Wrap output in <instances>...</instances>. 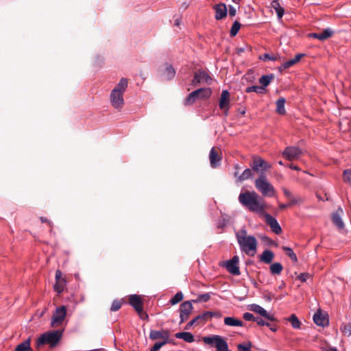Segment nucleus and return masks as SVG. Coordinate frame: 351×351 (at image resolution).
Instances as JSON below:
<instances>
[{"label": "nucleus", "mask_w": 351, "mask_h": 351, "mask_svg": "<svg viewBox=\"0 0 351 351\" xmlns=\"http://www.w3.org/2000/svg\"><path fill=\"white\" fill-rule=\"evenodd\" d=\"M239 202L249 210L263 215L271 230L278 234L282 232V228L278 221L265 212V204L263 199L255 191L241 193L239 195Z\"/></svg>", "instance_id": "f257e3e1"}, {"label": "nucleus", "mask_w": 351, "mask_h": 351, "mask_svg": "<svg viewBox=\"0 0 351 351\" xmlns=\"http://www.w3.org/2000/svg\"><path fill=\"white\" fill-rule=\"evenodd\" d=\"M236 238L242 252L250 256H254L256 254L257 239L252 235H248L245 228L236 232Z\"/></svg>", "instance_id": "f03ea898"}, {"label": "nucleus", "mask_w": 351, "mask_h": 351, "mask_svg": "<svg viewBox=\"0 0 351 351\" xmlns=\"http://www.w3.org/2000/svg\"><path fill=\"white\" fill-rule=\"evenodd\" d=\"M128 87L126 78H121L110 93V101L116 109H121L124 104L123 93Z\"/></svg>", "instance_id": "7ed1b4c3"}, {"label": "nucleus", "mask_w": 351, "mask_h": 351, "mask_svg": "<svg viewBox=\"0 0 351 351\" xmlns=\"http://www.w3.org/2000/svg\"><path fill=\"white\" fill-rule=\"evenodd\" d=\"M62 336V332L58 330L47 331L42 334L37 339L36 347L48 344L50 347L56 346Z\"/></svg>", "instance_id": "20e7f679"}, {"label": "nucleus", "mask_w": 351, "mask_h": 351, "mask_svg": "<svg viewBox=\"0 0 351 351\" xmlns=\"http://www.w3.org/2000/svg\"><path fill=\"white\" fill-rule=\"evenodd\" d=\"M254 184L256 188L263 196L273 197L275 195L276 190L273 185L267 180L264 173H261L259 177L256 179Z\"/></svg>", "instance_id": "39448f33"}, {"label": "nucleus", "mask_w": 351, "mask_h": 351, "mask_svg": "<svg viewBox=\"0 0 351 351\" xmlns=\"http://www.w3.org/2000/svg\"><path fill=\"white\" fill-rule=\"evenodd\" d=\"M202 340L206 344L214 345L217 351H230L226 340L219 335L204 337Z\"/></svg>", "instance_id": "423d86ee"}, {"label": "nucleus", "mask_w": 351, "mask_h": 351, "mask_svg": "<svg viewBox=\"0 0 351 351\" xmlns=\"http://www.w3.org/2000/svg\"><path fill=\"white\" fill-rule=\"evenodd\" d=\"M66 315V308L65 306L57 307L53 314L51 325L53 327H58L62 324Z\"/></svg>", "instance_id": "0eeeda50"}, {"label": "nucleus", "mask_w": 351, "mask_h": 351, "mask_svg": "<svg viewBox=\"0 0 351 351\" xmlns=\"http://www.w3.org/2000/svg\"><path fill=\"white\" fill-rule=\"evenodd\" d=\"M193 309V306L191 301H185L180 304L179 308L180 324H182L189 319Z\"/></svg>", "instance_id": "6e6552de"}, {"label": "nucleus", "mask_w": 351, "mask_h": 351, "mask_svg": "<svg viewBox=\"0 0 351 351\" xmlns=\"http://www.w3.org/2000/svg\"><path fill=\"white\" fill-rule=\"evenodd\" d=\"M213 81L212 77L204 70H198L195 73L194 78L192 80V84L197 86L199 84H210Z\"/></svg>", "instance_id": "1a4fd4ad"}, {"label": "nucleus", "mask_w": 351, "mask_h": 351, "mask_svg": "<svg viewBox=\"0 0 351 351\" xmlns=\"http://www.w3.org/2000/svg\"><path fill=\"white\" fill-rule=\"evenodd\" d=\"M302 151L298 147H287L282 152L283 157L289 160L292 161L297 160L302 155Z\"/></svg>", "instance_id": "9d476101"}, {"label": "nucleus", "mask_w": 351, "mask_h": 351, "mask_svg": "<svg viewBox=\"0 0 351 351\" xmlns=\"http://www.w3.org/2000/svg\"><path fill=\"white\" fill-rule=\"evenodd\" d=\"M249 309L269 321H275L276 319L271 314L269 313L264 308L256 304L249 306Z\"/></svg>", "instance_id": "9b49d317"}, {"label": "nucleus", "mask_w": 351, "mask_h": 351, "mask_svg": "<svg viewBox=\"0 0 351 351\" xmlns=\"http://www.w3.org/2000/svg\"><path fill=\"white\" fill-rule=\"evenodd\" d=\"M239 258L237 256H234L232 259L228 261L225 267L227 270L233 275H239L240 271L238 266Z\"/></svg>", "instance_id": "f8f14e48"}, {"label": "nucleus", "mask_w": 351, "mask_h": 351, "mask_svg": "<svg viewBox=\"0 0 351 351\" xmlns=\"http://www.w3.org/2000/svg\"><path fill=\"white\" fill-rule=\"evenodd\" d=\"M149 339L152 340L161 339V341L169 342V332L167 330H152L149 333Z\"/></svg>", "instance_id": "ddd939ff"}, {"label": "nucleus", "mask_w": 351, "mask_h": 351, "mask_svg": "<svg viewBox=\"0 0 351 351\" xmlns=\"http://www.w3.org/2000/svg\"><path fill=\"white\" fill-rule=\"evenodd\" d=\"M209 160L210 166L213 168H216L219 167L221 164V154L216 150L215 147H213L209 153Z\"/></svg>", "instance_id": "4468645a"}, {"label": "nucleus", "mask_w": 351, "mask_h": 351, "mask_svg": "<svg viewBox=\"0 0 351 351\" xmlns=\"http://www.w3.org/2000/svg\"><path fill=\"white\" fill-rule=\"evenodd\" d=\"M213 9L215 12V19L221 20L227 15L228 10L225 3H219L214 5Z\"/></svg>", "instance_id": "2eb2a0df"}, {"label": "nucleus", "mask_w": 351, "mask_h": 351, "mask_svg": "<svg viewBox=\"0 0 351 351\" xmlns=\"http://www.w3.org/2000/svg\"><path fill=\"white\" fill-rule=\"evenodd\" d=\"M129 303L138 313L143 311V302L140 296L135 294L130 295Z\"/></svg>", "instance_id": "dca6fc26"}, {"label": "nucleus", "mask_w": 351, "mask_h": 351, "mask_svg": "<svg viewBox=\"0 0 351 351\" xmlns=\"http://www.w3.org/2000/svg\"><path fill=\"white\" fill-rule=\"evenodd\" d=\"M206 314H199L193 319H191L184 327L185 330H190L194 325L204 324L206 322Z\"/></svg>", "instance_id": "f3484780"}, {"label": "nucleus", "mask_w": 351, "mask_h": 351, "mask_svg": "<svg viewBox=\"0 0 351 351\" xmlns=\"http://www.w3.org/2000/svg\"><path fill=\"white\" fill-rule=\"evenodd\" d=\"M332 34L333 32L330 28H326L320 33H311L308 34V36L310 38H317L320 40H324L330 37Z\"/></svg>", "instance_id": "a211bd4d"}, {"label": "nucleus", "mask_w": 351, "mask_h": 351, "mask_svg": "<svg viewBox=\"0 0 351 351\" xmlns=\"http://www.w3.org/2000/svg\"><path fill=\"white\" fill-rule=\"evenodd\" d=\"M219 108H226L230 105V93L228 90H222L221 93V97L219 101Z\"/></svg>", "instance_id": "6ab92c4d"}, {"label": "nucleus", "mask_w": 351, "mask_h": 351, "mask_svg": "<svg viewBox=\"0 0 351 351\" xmlns=\"http://www.w3.org/2000/svg\"><path fill=\"white\" fill-rule=\"evenodd\" d=\"M314 322L320 326H325L328 324V319L327 317L321 313V312L318 311L315 313L313 315Z\"/></svg>", "instance_id": "aec40b11"}, {"label": "nucleus", "mask_w": 351, "mask_h": 351, "mask_svg": "<svg viewBox=\"0 0 351 351\" xmlns=\"http://www.w3.org/2000/svg\"><path fill=\"white\" fill-rule=\"evenodd\" d=\"M343 213V210L339 208L337 211L332 214V222L337 226L338 228L342 229L344 228V223L341 219V214Z\"/></svg>", "instance_id": "412c9836"}, {"label": "nucleus", "mask_w": 351, "mask_h": 351, "mask_svg": "<svg viewBox=\"0 0 351 351\" xmlns=\"http://www.w3.org/2000/svg\"><path fill=\"white\" fill-rule=\"evenodd\" d=\"M304 56V53H298L297 54L295 58L284 62L280 67V69H286L289 68L290 66L294 65L297 62H298L300 59Z\"/></svg>", "instance_id": "4be33fe9"}, {"label": "nucleus", "mask_w": 351, "mask_h": 351, "mask_svg": "<svg viewBox=\"0 0 351 351\" xmlns=\"http://www.w3.org/2000/svg\"><path fill=\"white\" fill-rule=\"evenodd\" d=\"M224 324L229 326H243V322L234 317H226L224 318Z\"/></svg>", "instance_id": "5701e85b"}, {"label": "nucleus", "mask_w": 351, "mask_h": 351, "mask_svg": "<svg viewBox=\"0 0 351 351\" xmlns=\"http://www.w3.org/2000/svg\"><path fill=\"white\" fill-rule=\"evenodd\" d=\"M271 8L275 10L278 19H281L285 13L284 8L280 5L278 0H274L271 3Z\"/></svg>", "instance_id": "b1692460"}, {"label": "nucleus", "mask_w": 351, "mask_h": 351, "mask_svg": "<svg viewBox=\"0 0 351 351\" xmlns=\"http://www.w3.org/2000/svg\"><path fill=\"white\" fill-rule=\"evenodd\" d=\"M175 337L177 339H183L184 341L187 343H192L195 341L194 336L193 335L192 333L189 332H178L175 335Z\"/></svg>", "instance_id": "393cba45"}, {"label": "nucleus", "mask_w": 351, "mask_h": 351, "mask_svg": "<svg viewBox=\"0 0 351 351\" xmlns=\"http://www.w3.org/2000/svg\"><path fill=\"white\" fill-rule=\"evenodd\" d=\"M274 257V254L271 250H265L263 252L262 254L261 255L260 260L261 261H263L265 263L269 264L271 263Z\"/></svg>", "instance_id": "a878e982"}, {"label": "nucleus", "mask_w": 351, "mask_h": 351, "mask_svg": "<svg viewBox=\"0 0 351 351\" xmlns=\"http://www.w3.org/2000/svg\"><path fill=\"white\" fill-rule=\"evenodd\" d=\"M199 91L200 90L197 89L191 92L186 98L184 104L191 105L193 104L195 100L199 98Z\"/></svg>", "instance_id": "bb28decb"}, {"label": "nucleus", "mask_w": 351, "mask_h": 351, "mask_svg": "<svg viewBox=\"0 0 351 351\" xmlns=\"http://www.w3.org/2000/svg\"><path fill=\"white\" fill-rule=\"evenodd\" d=\"M286 100L284 97L279 98L276 102V112L279 114H285L286 113L285 104Z\"/></svg>", "instance_id": "cd10ccee"}, {"label": "nucleus", "mask_w": 351, "mask_h": 351, "mask_svg": "<svg viewBox=\"0 0 351 351\" xmlns=\"http://www.w3.org/2000/svg\"><path fill=\"white\" fill-rule=\"evenodd\" d=\"M176 71L171 65L167 64L163 73V76L166 80H170L175 77Z\"/></svg>", "instance_id": "c85d7f7f"}, {"label": "nucleus", "mask_w": 351, "mask_h": 351, "mask_svg": "<svg viewBox=\"0 0 351 351\" xmlns=\"http://www.w3.org/2000/svg\"><path fill=\"white\" fill-rule=\"evenodd\" d=\"M263 164V158L258 156H254L251 167L254 171H258L260 168L262 169Z\"/></svg>", "instance_id": "c756f323"}, {"label": "nucleus", "mask_w": 351, "mask_h": 351, "mask_svg": "<svg viewBox=\"0 0 351 351\" xmlns=\"http://www.w3.org/2000/svg\"><path fill=\"white\" fill-rule=\"evenodd\" d=\"M15 351H32L30 348V338H28L21 343L19 344L16 346Z\"/></svg>", "instance_id": "7c9ffc66"}, {"label": "nucleus", "mask_w": 351, "mask_h": 351, "mask_svg": "<svg viewBox=\"0 0 351 351\" xmlns=\"http://www.w3.org/2000/svg\"><path fill=\"white\" fill-rule=\"evenodd\" d=\"M274 79V75L272 74L271 75H263L259 79V83L261 84V87H263L264 89H265V87H267L271 80Z\"/></svg>", "instance_id": "2f4dec72"}, {"label": "nucleus", "mask_w": 351, "mask_h": 351, "mask_svg": "<svg viewBox=\"0 0 351 351\" xmlns=\"http://www.w3.org/2000/svg\"><path fill=\"white\" fill-rule=\"evenodd\" d=\"M287 320L291 323L293 328L299 329L300 328L301 322L295 314L291 315Z\"/></svg>", "instance_id": "473e14b6"}, {"label": "nucleus", "mask_w": 351, "mask_h": 351, "mask_svg": "<svg viewBox=\"0 0 351 351\" xmlns=\"http://www.w3.org/2000/svg\"><path fill=\"white\" fill-rule=\"evenodd\" d=\"M252 176V172L250 169H245L243 172L237 177V182H243Z\"/></svg>", "instance_id": "72a5a7b5"}, {"label": "nucleus", "mask_w": 351, "mask_h": 351, "mask_svg": "<svg viewBox=\"0 0 351 351\" xmlns=\"http://www.w3.org/2000/svg\"><path fill=\"white\" fill-rule=\"evenodd\" d=\"M282 265L280 263H274L270 265V271L271 274H280L282 271Z\"/></svg>", "instance_id": "f704fd0d"}, {"label": "nucleus", "mask_w": 351, "mask_h": 351, "mask_svg": "<svg viewBox=\"0 0 351 351\" xmlns=\"http://www.w3.org/2000/svg\"><path fill=\"white\" fill-rule=\"evenodd\" d=\"M200 90L199 98L202 99H208L210 97L212 94V90L210 88H199Z\"/></svg>", "instance_id": "c9c22d12"}, {"label": "nucleus", "mask_w": 351, "mask_h": 351, "mask_svg": "<svg viewBox=\"0 0 351 351\" xmlns=\"http://www.w3.org/2000/svg\"><path fill=\"white\" fill-rule=\"evenodd\" d=\"M246 93H252L255 92L258 94H264L265 93V89L263 88V87H261L259 86H252L246 88L245 89Z\"/></svg>", "instance_id": "e433bc0d"}, {"label": "nucleus", "mask_w": 351, "mask_h": 351, "mask_svg": "<svg viewBox=\"0 0 351 351\" xmlns=\"http://www.w3.org/2000/svg\"><path fill=\"white\" fill-rule=\"evenodd\" d=\"M340 330L344 336H351V324H343L340 327Z\"/></svg>", "instance_id": "4c0bfd02"}, {"label": "nucleus", "mask_w": 351, "mask_h": 351, "mask_svg": "<svg viewBox=\"0 0 351 351\" xmlns=\"http://www.w3.org/2000/svg\"><path fill=\"white\" fill-rule=\"evenodd\" d=\"M240 27H241L240 23L238 22L237 21H235L233 23L232 27L230 29V36H235L238 34Z\"/></svg>", "instance_id": "58836bf2"}, {"label": "nucleus", "mask_w": 351, "mask_h": 351, "mask_svg": "<svg viewBox=\"0 0 351 351\" xmlns=\"http://www.w3.org/2000/svg\"><path fill=\"white\" fill-rule=\"evenodd\" d=\"M65 285V280H61L56 282V284L54 285V290L58 292V293H60L63 291L64 289Z\"/></svg>", "instance_id": "ea45409f"}, {"label": "nucleus", "mask_w": 351, "mask_h": 351, "mask_svg": "<svg viewBox=\"0 0 351 351\" xmlns=\"http://www.w3.org/2000/svg\"><path fill=\"white\" fill-rule=\"evenodd\" d=\"M283 250L286 252V254L291 258V259L296 263L298 261L297 256L293 252L291 248L289 247H283Z\"/></svg>", "instance_id": "a19ab883"}, {"label": "nucleus", "mask_w": 351, "mask_h": 351, "mask_svg": "<svg viewBox=\"0 0 351 351\" xmlns=\"http://www.w3.org/2000/svg\"><path fill=\"white\" fill-rule=\"evenodd\" d=\"M183 299V294L182 292H178L170 300L172 305H175L182 301Z\"/></svg>", "instance_id": "79ce46f5"}, {"label": "nucleus", "mask_w": 351, "mask_h": 351, "mask_svg": "<svg viewBox=\"0 0 351 351\" xmlns=\"http://www.w3.org/2000/svg\"><path fill=\"white\" fill-rule=\"evenodd\" d=\"M204 314H206V322L208 319H211L213 317H221V316H222L221 313L219 312L206 311L204 313Z\"/></svg>", "instance_id": "37998d69"}, {"label": "nucleus", "mask_w": 351, "mask_h": 351, "mask_svg": "<svg viewBox=\"0 0 351 351\" xmlns=\"http://www.w3.org/2000/svg\"><path fill=\"white\" fill-rule=\"evenodd\" d=\"M343 176L344 182L351 185V169L344 170Z\"/></svg>", "instance_id": "c03bdc74"}, {"label": "nucleus", "mask_w": 351, "mask_h": 351, "mask_svg": "<svg viewBox=\"0 0 351 351\" xmlns=\"http://www.w3.org/2000/svg\"><path fill=\"white\" fill-rule=\"evenodd\" d=\"M121 302L119 300H114L112 304V306H111V308H110V310L112 311H118L119 309L121 308Z\"/></svg>", "instance_id": "a18cd8bd"}, {"label": "nucleus", "mask_w": 351, "mask_h": 351, "mask_svg": "<svg viewBox=\"0 0 351 351\" xmlns=\"http://www.w3.org/2000/svg\"><path fill=\"white\" fill-rule=\"evenodd\" d=\"M251 343H249L247 345L239 344L237 346L238 351H252L251 350Z\"/></svg>", "instance_id": "49530a36"}, {"label": "nucleus", "mask_w": 351, "mask_h": 351, "mask_svg": "<svg viewBox=\"0 0 351 351\" xmlns=\"http://www.w3.org/2000/svg\"><path fill=\"white\" fill-rule=\"evenodd\" d=\"M165 344H167L165 341L156 342L151 348L150 351H158Z\"/></svg>", "instance_id": "de8ad7c7"}, {"label": "nucleus", "mask_w": 351, "mask_h": 351, "mask_svg": "<svg viewBox=\"0 0 351 351\" xmlns=\"http://www.w3.org/2000/svg\"><path fill=\"white\" fill-rule=\"evenodd\" d=\"M243 317L246 321H254V322H256V319L258 318V317H255L253 314H252L250 313H247V312L243 313Z\"/></svg>", "instance_id": "09e8293b"}, {"label": "nucleus", "mask_w": 351, "mask_h": 351, "mask_svg": "<svg viewBox=\"0 0 351 351\" xmlns=\"http://www.w3.org/2000/svg\"><path fill=\"white\" fill-rule=\"evenodd\" d=\"M289 200L290 202L289 204L290 206L294 204H300L302 202L300 197H295L293 195L291 196V197L289 198Z\"/></svg>", "instance_id": "8fccbe9b"}, {"label": "nucleus", "mask_w": 351, "mask_h": 351, "mask_svg": "<svg viewBox=\"0 0 351 351\" xmlns=\"http://www.w3.org/2000/svg\"><path fill=\"white\" fill-rule=\"evenodd\" d=\"M260 58L263 60H271V61H276L277 60L276 56H271L269 53H264L262 56L260 57Z\"/></svg>", "instance_id": "3c124183"}, {"label": "nucleus", "mask_w": 351, "mask_h": 351, "mask_svg": "<svg viewBox=\"0 0 351 351\" xmlns=\"http://www.w3.org/2000/svg\"><path fill=\"white\" fill-rule=\"evenodd\" d=\"M210 298V293H204L198 297V300L201 302H207Z\"/></svg>", "instance_id": "603ef678"}, {"label": "nucleus", "mask_w": 351, "mask_h": 351, "mask_svg": "<svg viewBox=\"0 0 351 351\" xmlns=\"http://www.w3.org/2000/svg\"><path fill=\"white\" fill-rule=\"evenodd\" d=\"M309 277L310 275L308 274L302 273L299 275L298 278L302 282H306Z\"/></svg>", "instance_id": "864d4df0"}, {"label": "nucleus", "mask_w": 351, "mask_h": 351, "mask_svg": "<svg viewBox=\"0 0 351 351\" xmlns=\"http://www.w3.org/2000/svg\"><path fill=\"white\" fill-rule=\"evenodd\" d=\"M256 322L259 326H270V324L269 323H268V322H267L264 321L263 319H260L258 317L256 319Z\"/></svg>", "instance_id": "5fc2aeb1"}, {"label": "nucleus", "mask_w": 351, "mask_h": 351, "mask_svg": "<svg viewBox=\"0 0 351 351\" xmlns=\"http://www.w3.org/2000/svg\"><path fill=\"white\" fill-rule=\"evenodd\" d=\"M229 15L230 16H234L236 15V13H237V10L236 8L232 6V5H229Z\"/></svg>", "instance_id": "6e6d98bb"}, {"label": "nucleus", "mask_w": 351, "mask_h": 351, "mask_svg": "<svg viewBox=\"0 0 351 351\" xmlns=\"http://www.w3.org/2000/svg\"><path fill=\"white\" fill-rule=\"evenodd\" d=\"M263 166H262V169L263 171H266L269 169H270L271 167V165H269V163L266 162L263 159Z\"/></svg>", "instance_id": "4d7b16f0"}, {"label": "nucleus", "mask_w": 351, "mask_h": 351, "mask_svg": "<svg viewBox=\"0 0 351 351\" xmlns=\"http://www.w3.org/2000/svg\"><path fill=\"white\" fill-rule=\"evenodd\" d=\"M64 280L62 278V272L60 270H56V281Z\"/></svg>", "instance_id": "13d9d810"}, {"label": "nucleus", "mask_w": 351, "mask_h": 351, "mask_svg": "<svg viewBox=\"0 0 351 351\" xmlns=\"http://www.w3.org/2000/svg\"><path fill=\"white\" fill-rule=\"evenodd\" d=\"M283 191V193H284V195L287 197V198H290L292 196V194L291 193L290 191H289L287 189H282Z\"/></svg>", "instance_id": "bf43d9fd"}, {"label": "nucleus", "mask_w": 351, "mask_h": 351, "mask_svg": "<svg viewBox=\"0 0 351 351\" xmlns=\"http://www.w3.org/2000/svg\"><path fill=\"white\" fill-rule=\"evenodd\" d=\"M324 351H338L335 347H328L324 349Z\"/></svg>", "instance_id": "052dcab7"}, {"label": "nucleus", "mask_w": 351, "mask_h": 351, "mask_svg": "<svg viewBox=\"0 0 351 351\" xmlns=\"http://www.w3.org/2000/svg\"><path fill=\"white\" fill-rule=\"evenodd\" d=\"M289 168L291 169H293V170H296V171H300V169L298 166L294 165L293 164L289 165Z\"/></svg>", "instance_id": "680f3d73"}, {"label": "nucleus", "mask_w": 351, "mask_h": 351, "mask_svg": "<svg viewBox=\"0 0 351 351\" xmlns=\"http://www.w3.org/2000/svg\"><path fill=\"white\" fill-rule=\"evenodd\" d=\"M290 206L289 204H280L279 207L280 209H285L286 208Z\"/></svg>", "instance_id": "e2e57ef3"}, {"label": "nucleus", "mask_w": 351, "mask_h": 351, "mask_svg": "<svg viewBox=\"0 0 351 351\" xmlns=\"http://www.w3.org/2000/svg\"><path fill=\"white\" fill-rule=\"evenodd\" d=\"M230 106H228L226 108H221V110H222L223 111V114L226 117L228 115V110L230 109Z\"/></svg>", "instance_id": "0e129e2a"}, {"label": "nucleus", "mask_w": 351, "mask_h": 351, "mask_svg": "<svg viewBox=\"0 0 351 351\" xmlns=\"http://www.w3.org/2000/svg\"><path fill=\"white\" fill-rule=\"evenodd\" d=\"M40 220L43 223L44 222H48L49 224H51V222L49 221L46 218L41 217Z\"/></svg>", "instance_id": "69168bd1"}, {"label": "nucleus", "mask_w": 351, "mask_h": 351, "mask_svg": "<svg viewBox=\"0 0 351 351\" xmlns=\"http://www.w3.org/2000/svg\"><path fill=\"white\" fill-rule=\"evenodd\" d=\"M270 328V330L273 332H276V327H272V326H269Z\"/></svg>", "instance_id": "338daca9"}, {"label": "nucleus", "mask_w": 351, "mask_h": 351, "mask_svg": "<svg viewBox=\"0 0 351 351\" xmlns=\"http://www.w3.org/2000/svg\"><path fill=\"white\" fill-rule=\"evenodd\" d=\"M278 164H279L280 165H283V162H282L281 160L278 162Z\"/></svg>", "instance_id": "774afa93"}]
</instances>
